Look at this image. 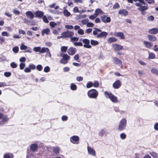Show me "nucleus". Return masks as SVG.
I'll return each mask as SVG.
<instances>
[{"label": "nucleus", "instance_id": "obj_1", "mask_svg": "<svg viewBox=\"0 0 158 158\" xmlns=\"http://www.w3.org/2000/svg\"><path fill=\"white\" fill-rule=\"evenodd\" d=\"M104 95L106 98H109L113 103H118V99L112 93H109L107 91H105L104 92Z\"/></svg>", "mask_w": 158, "mask_h": 158}, {"label": "nucleus", "instance_id": "obj_2", "mask_svg": "<svg viewBox=\"0 0 158 158\" xmlns=\"http://www.w3.org/2000/svg\"><path fill=\"white\" fill-rule=\"evenodd\" d=\"M127 125V120L125 118H123L119 122V124L118 127V129L119 131H122L125 130Z\"/></svg>", "mask_w": 158, "mask_h": 158}, {"label": "nucleus", "instance_id": "obj_3", "mask_svg": "<svg viewBox=\"0 0 158 158\" xmlns=\"http://www.w3.org/2000/svg\"><path fill=\"white\" fill-rule=\"evenodd\" d=\"M98 94V92L95 89H91L87 92L88 97L91 98H96Z\"/></svg>", "mask_w": 158, "mask_h": 158}, {"label": "nucleus", "instance_id": "obj_4", "mask_svg": "<svg viewBox=\"0 0 158 158\" xmlns=\"http://www.w3.org/2000/svg\"><path fill=\"white\" fill-rule=\"evenodd\" d=\"M74 34V33L73 32L67 30L66 31L61 34V37L64 38L67 37L71 38V37Z\"/></svg>", "mask_w": 158, "mask_h": 158}, {"label": "nucleus", "instance_id": "obj_5", "mask_svg": "<svg viewBox=\"0 0 158 158\" xmlns=\"http://www.w3.org/2000/svg\"><path fill=\"white\" fill-rule=\"evenodd\" d=\"M70 140L72 143L78 144L79 143V138L78 136L73 135L70 138Z\"/></svg>", "mask_w": 158, "mask_h": 158}, {"label": "nucleus", "instance_id": "obj_6", "mask_svg": "<svg viewBox=\"0 0 158 158\" xmlns=\"http://www.w3.org/2000/svg\"><path fill=\"white\" fill-rule=\"evenodd\" d=\"M8 120L6 116L3 117V114L0 113V125L3 124Z\"/></svg>", "mask_w": 158, "mask_h": 158}, {"label": "nucleus", "instance_id": "obj_7", "mask_svg": "<svg viewBox=\"0 0 158 158\" xmlns=\"http://www.w3.org/2000/svg\"><path fill=\"white\" fill-rule=\"evenodd\" d=\"M101 19L102 21L104 23H108L110 22V18L107 17L105 15H102L101 16Z\"/></svg>", "mask_w": 158, "mask_h": 158}, {"label": "nucleus", "instance_id": "obj_8", "mask_svg": "<svg viewBox=\"0 0 158 158\" xmlns=\"http://www.w3.org/2000/svg\"><path fill=\"white\" fill-rule=\"evenodd\" d=\"M83 42L85 44L83 46L84 48H91V46L89 45V40L86 39H84L82 40Z\"/></svg>", "mask_w": 158, "mask_h": 158}, {"label": "nucleus", "instance_id": "obj_9", "mask_svg": "<svg viewBox=\"0 0 158 158\" xmlns=\"http://www.w3.org/2000/svg\"><path fill=\"white\" fill-rule=\"evenodd\" d=\"M113 61L114 63L118 66L122 65V62L121 60L116 57H114L113 58Z\"/></svg>", "mask_w": 158, "mask_h": 158}, {"label": "nucleus", "instance_id": "obj_10", "mask_svg": "<svg viewBox=\"0 0 158 158\" xmlns=\"http://www.w3.org/2000/svg\"><path fill=\"white\" fill-rule=\"evenodd\" d=\"M76 51V49L75 48L71 47L67 50V52L69 55H73L75 53Z\"/></svg>", "mask_w": 158, "mask_h": 158}, {"label": "nucleus", "instance_id": "obj_11", "mask_svg": "<svg viewBox=\"0 0 158 158\" xmlns=\"http://www.w3.org/2000/svg\"><path fill=\"white\" fill-rule=\"evenodd\" d=\"M35 15H36V17L41 18L44 15V12L39 10H37L35 12Z\"/></svg>", "mask_w": 158, "mask_h": 158}, {"label": "nucleus", "instance_id": "obj_12", "mask_svg": "<svg viewBox=\"0 0 158 158\" xmlns=\"http://www.w3.org/2000/svg\"><path fill=\"white\" fill-rule=\"evenodd\" d=\"M121 85V83L120 81L118 80L115 81L113 84V86L115 89L119 88Z\"/></svg>", "mask_w": 158, "mask_h": 158}, {"label": "nucleus", "instance_id": "obj_13", "mask_svg": "<svg viewBox=\"0 0 158 158\" xmlns=\"http://www.w3.org/2000/svg\"><path fill=\"white\" fill-rule=\"evenodd\" d=\"M87 148L89 154L94 156H95V152L93 149L89 146H87Z\"/></svg>", "mask_w": 158, "mask_h": 158}, {"label": "nucleus", "instance_id": "obj_14", "mask_svg": "<svg viewBox=\"0 0 158 158\" xmlns=\"http://www.w3.org/2000/svg\"><path fill=\"white\" fill-rule=\"evenodd\" d=\"M114 36L120 38L121 39H123L125 38L123 33L122 32H116L114 33Z\"/></svg>", "mask_w": 158, "mask_h": 158}, {"label": "nucleus", "instance_id": "obj_15", "mask_svg": "<svg viewBox=\"0 0 158 158\" xmlns=\"http://www.w3.org/2000/svg\"><path fill=\"white\" fill-rule=\"evenodd\" d=\"M113 45V48L115 51L119 50L123 48V47L120 45L115 44Z\"/></svg>", "mask_w": 158, "mask_h": 158}, {"label": "nucleus", "instance_id": "obj_16", "mask_svg": "<svg viewBox=\"0 0 158 158\" xmlns=\"http://www.w3.org/2000/svg\"><path fill=\"white\" fill-rule=\"evenodd\" d=\"M26 15L28 18H30L31 19H32L34 17V15L31 11H27L26 12Z\"/></svg>", "mask_w": 158, "mask_h": 158}, {"label": "nucleus", "instance_id": "obj_17", "mask_svg": "<svg viewBox=\"0 0 158 158\" xmlns=\"http://www.w3.org/2000/svg\"><path fill=\"white\" fill-rule=\"evenodd\" d=\"M143 44L144 46L148 48H150L153 45L151 43L146 41H144L143 42Z\"/></svg>", "mask_w": 158, "mask_h": 158}, {"label": "nucleus", "instance_id": "obj_18", "mask_svg": "<svg viewBox=\"0 0 158 158\" xmlns=\"http://www.w3.org/2000/svg\"><path fill=\"white\" fill-rule=\"evenodd\" d=\"M99 135L102 137V136L105 135H106L107 133L106 131L104 129H101L98 133Z\"/></svg>", "mask_w": 158, "mask_h": 158}, {"label": "nucleus", "instance_id": "obj_19", "mask_svg": "<svg viewBox=\"0 0 158 158\" xmlns=\"http://www.w3.org/2000/svg\"><path fill=\"white\" fill-rule=\"evenodd\" d=\"M107 35V33L104 31L102 32L97 35V37L98 38H100L102 37H106Z\"/></svg>", "mask_w": 158, "mask_h": 158}, {"label": "nucleus", "instance_id": "obj_20", "mask_svg": "<svg viewBox=\"0 0 158 158\" xmlns=\"http://www.w3.org/2000/svg\"><path fill=\"white\" fill-rule=\"evenodd\" d=\"M103 13V12L100 9H97L95 11V15L97 17L99 15H102Z\"/></svg>", "mask_w": 158, "mask_h": 158}, {"label": "nucleus", "instance_id": "obj_21", "mask_svg": "<svg viewBox=\"0 0 158 158\" xmlns=\"http://www.w3.org/2000/svg\"><path fill=\"white\" fill-rule=\"evenodd\" d=\"M148 7L147 6H142L140 7H139L138 9V10L140 11L141 12V14L142 15H144L143 14V12L148 9Z\"/></svg>", "mask_w": 158, "mask_h": 158}, {"label": "nucleus", "instance_id": "obj_22", "mask_svg": "<svg viewBox=\"0 0 158 158\" xmlns=\"http://www.w3.org/2000/svg\"><path fill=\"white\" fill-rule=\"evenodd\" d=\"M60 56L62 57V58L64 60L67 61H68L70 58V57L67 54L64 53H61Z\"/></svg>", "mask_w": 158, "mask_h": 158}, {"label": "nucleus", "instance_id": "obj_23", "mask_svg": "<svg viewBox=\"0 0 158 158\" xmlns=\"http://www.w3.org/2000/svg\"><path fill=\"white\" fill-rule=\"evenodd\" d=\"M118 13L124 15H127L128 14V12L126 10L123 9L120 10L118 12Z\"/></svg>", "mask_w": 158, "mask_h": 158}, {"label": "nucleus", "instance_id": "obj_24", "mask_svg": "<svg viewBox=\"0 0 158 158\" xmlns=\"http://www.w3.org/2000/svg\"><path fill=\"white\" fill-rule=\"evenodd\" d=\"M38 148V145L36 144H33L31 146V149L32 151H34L36 150Z\"/></svg>", "mask_w": 158, "mask_h": 158}, {"label": "nucleus", "instance_id": "obj_25", "mask_svg": "<svg viewBox=\"0 0 158 158\" xmlns=\"http://www.w3.org/2000/svg\"><path fill=\"white\" fill-rule=\"evenodd\" d=\"M13 156L12 154L10 153H6L4 154V158H13Z\"/></svg>", "mask_w": 158, "mask_h": 158}, {"label": "nucleus", "instance_id": "obj_26", "mask_svg": "<svg viewBox=\"0 0 158 158\" xmlns=\"http://www.w3.org/2000/svg\"><path fill=\"white\" fill-rule=\"evenodd\" d=\"M133 1L135 2L138 1L142 3L145 4V2L144 0H127L128 2L131 3H132Z\"/></svg>", "mask_w": 158, "mask_h": 158}, {"label": "nucleus", "instance_id": "obj_27", "mask_svg": "<svg viewBox=\"0 0 158 158\" xmlns=\"http://www.w3.org/2000/svg\"><path fill=\"white\" fill-rule=\"evenodd\" d=\"M148 38L150 40L154 41L156 40V38L153 35H148Z\"/></svg>", "mask_w": 158, "mask_h": 158}, {"label": "nucleus", "instance_id": "obj_28", "mask_svg": "<svg viewBox=\"0 0 158 158\" xmlns=\"http://www.w3.org/2000/svg\"><path fill=\"white\" fill-rule=\"evenodd\" d=\"M151 71L152 73L158 75V70L156 68H152Z\"/></svg>", "mask_w": 158, "mask_h": 158}, {"label": "nucleus", "instance_id": "obj_29", "mask_svg": "<svg viewBox=\"0 0 158 158\" xmlns=\"http://www.w3.org/2000/svg\"><path fill=\"white\" fill-rule=\"evenodd\" d=\"M64 15L66 17H69L70 15V13L66 9H64L63 11Z\"/></svg>", "mask_w": 158, "mask_h": 158}, {"label": "nucleus", "instance_id": "obj_30", "mask_svg": "<svg viewBox=\"0 0 158 158\" xmlns=\"http://www.w3.org/2000/svg\"><path fill=\"white\" fill-rule=\"evenodd\" d=\"M49 51V49L48 48H45V47L42 48H40V53H43L44 52H47Z\"/></svg>", "mask_w": 158, "mask_h": 158}, {"label": "nucleus", "instance_id": "obj_31", "mask_svg": "<svg viewBox=\"0 0 158 158\" xmlns=\"http://www.w3.org/2000/svg\"><path fill=\"white\" fill-rule=\"evenodd\" d=\"M70 88L73 90H75L77 89V86L75 84L72 83L70 85Z\"/></svg>", "mask_w": 158, "mask_h": 158}, {"label": "nucleus", "instance_id": "obj_32", "mask_svg": "<svg viewBox=\"0 0 158 158\" xmlns=\"http://www.w3.org/2000/svg\"><path fill=\"white\" fill-rule=\"evenodd\" d=\"M91 44L93 46H96L98 44V41L91 40L90 41Z\"/></svg>", "mask_w": 158, "mask_h": 158}, {"label": "nucleus", "instance_id": "obj_33", "mask_svg": "<svg viewBox=\"0 0 158 158\" xmlns=\"http://www.w3.org/2000/svg\"><path fill=\"white\" fill-rule=\"evenodd\" d=\"M117 39L113 37H110L108 40V42L111 43L113 42H115L117 41Z\"/></svg>", "mask_w": 158, "mask_h": 158}, {"label": "nucleus", "instance_id": "obj_34", "mask_svg": "<svg viewBox=\"0 0 158 158\" xmlns=\"http://www.w3.org/2000/svg\"><path fill=\"white\" fill-rule=\"evenodd\" d=\"M50 33V30H42L41 32V34L43 35H44L45 34L47 35H48Z\"/></svg>", "mask_w": 158, "mask_h": 158}, {"label": "nucleus", "instance_id": "obj_35", "mask_svg": "<svg viewBox=\"0 0 158 158\" xmlns=\"http://www.w3.org/2000/svg\"><path fill=\"white\" fill-rule=\"evenodd\" d=\"M60 148L59 147H54L53 149V152L55 153H58L60 151Z\"/></svg>", "mask_w": 158, "mask_h": 158}, {"label": "nucleus", "instance_id": "obj_36", "mask_svg": "<svg viewBox=\"0 0 158 158\" xmlns=\"http://www.w3.org/2000/svg\"><path fill=\"white\" fill-rule=\"evenodd\" d=\"M79 38L77 37H72L70 38L71 41L73 42L74 41H77L79 40Z\"/></svg>", "mask_w": 158, "mask_h": 158}, {"label": "nucleus", "instance_id": "obj_37", "mask_svg": "<svg viewBox=\"0 0 158 158\" xmlns=\"http://www.w3.org/2000/svg\"><path fill=\"white\" fill-rule=\"evenodd\" d=\"M120 137L122 139H124L126 138V135L124 133H121L120 135Z\"/></svg>", "mask_w": 158, "mask_h": 158}, {"label": "nucleus", "instance_id": "obj_38", "mask_svg": "<svg viewBox=\"0 0 158 158\" xmlns=\"http://www.w3.org/2000/svg\"><path fill=\"white\" fill-rule=\"evenodd\" d=\"M99 85V83L97 81H94L93 83V86L95 87H98Z\"/></svg>", "mask_w": 158, "mask_h": 158}, {"label": "nucleus", "instance_id": "obj_39", "mask_svg": "<svg viewBox=\"0 0 158 158\" xmlns=\"http://www.w3.org/2000/svg\"><path fill=\"white\" fill-rule=\"evenodd\" d=\"M93 86V83L92 82H88L86 85V87L88 88H90Z\"/></svg>", "mask_w": 158, "mask_h": 158}, {"label": "nucleus", "instance_id": "obj_40", "mask_svg": "<svg viewBox=\"0 0 158 158\" xmlns=\"http://www.w3.org/2000/svg\"><path fill=\"white\" fill-rule=\"evenodd\" d=\"M27 46L24 45L23 44H22L20 46V48L21 50H25L27 49Z\"/></svg>", "mask_w": 158, "mask_h": 158}, {"label": "nucleus", "instance_id": "obj_41", "mask_svg": "<svg viewBox=\"0 0 158 158\" xmlns=\"http://www.w3.org/2000/svg\"><path fill=\"white\" fill-rule=\"evenodd\" d=\"M73 45L75 46H82L83 44L81 42H76L73 43Z\"/></svg>", "mask_w": 158, "mask_h": 158}, {"label": "nucleus", "instance_id": "obj_42", "mask_svg": "<svg viewBox=\"0 0 158 158\" xmlns=\"http://www.w3.org/2000/svg\"><path fill=\"white\" fill-rule=\"evenodd\" d=\"M149 33L152 34H156L158 33V30H149Z\"/></svg>", "mask_w": 158, "mask_h": 158}, {"label": "nucleus", "instance_id": "obj_43", "mask_svg": "<svg viewBox=\"0 0 158 158\" xmlns=\"http://www.w3.org/2000/svg\"><path fill=\"white\" fill-rule=\"evenodd\" d=\"M155 54L152 53H150L149 55V59H154L155 58Z\"/></svg>", "mask_w": 158, "mask_h": 158}, {"label": "nucleus", "instance_id": "obj_44", "mask_svg": "<svg viewBox=\"0 0 158 158\" xmlns=\"http://www.w3.org/2000/svg\"><path fill=\"white\" fill-rule=\"evenodd\" d=\"M65 27L66 29H72L74 28L73 26L72 25H66Z\"/></svg>", "mask_w": 158, "mask_h": 158}, {"label": "nucleus", "instance_id": "obj_45", "mask_svg": "<svg viewBox=\"0 0 158 158\" xmlns=\"http://www.w3.org/2000/svg\"><path fill=\"white\" fill-rule=\"evenodd\" d=\"M40 47H35L33 48V50L35 52H39L40 53Z\"/></svg>", "mask_w": 158, "mask_h": 158}, {"label": "nucleus", "instance_id": "obj_46", "mask_svg": "<svg viewBox=\"0 0 158 158\" xmlns=\"http://www.w3.org/2000/svg\"><path fill=\"white\" fill-rule=\"evenodd\" d=\"M25 66V64L24 63H21L19 64L20 69L22 70L24 69Z\"/></svg>", "mask_w": 158, "mask_h": 158}, {"label": "nucleus", "instance_id": "obj_47", "mask_svg": "<svg viewBox=\"0 0 158 158\" xmlns=\"http://www.w3.org/2000/svg\"><path fill=\"white\" fill-rule=\"evenodd\" d=\"M42 17L43 21L45 23H48V21L46 15H43Z\"/></svg>", "mask_w": 158, "mask_h": 158}, {"label": "nucleus", "instance_id": "obj_48", "mask_svg": "<svg viewBox=\"0 0 158 158\" xmlns=\"http://www.w3.org/2000/svg\"><path fill=\"white\" fill-rule=\"evenodd\" d=\"M11 67L13 68H15L17 67V64L14 62H11L10 64Z\"/></svg>", "mask_w": 158, "mask_h": 158}, {"label": "nucleus", "instance_id": "obj_49", "mask_svg": "<svg viewBox=\"0 0 158 158\" xmlns=\"http://www.w3.org/2000/svg\"><path fill=\"white\" fill-rule=\"evenodd\" d=\"M50 68L48 66L45 67L44 69V72L46 73H48L49 71Z\"/></svg>", "mask_w": 158, "mask_h": 158}, {"label": "nucleus", "instance_id": "obj_50", "mask_svg": "<svg viewBox=\"0 0 158 158\" xmlns=\"http://www.w3.org/2000/svg\"><path fill=\"white\" fill-rule=\"evenodd\" d=\"M68 62V61L65 60L63 58L60 60V62L62 64H66Z\"/></svg>", "mask_w": 158, "mask_h": 158}, {"label": "nucleus", "instance_id": "obj_51", "mask_svg": "<svg viewBox=\"0 0 158 158\" xmlns=\"http://www.w3.org/2000/svg\"><path fill=\"white\" fill-rule=\"evenodd\" d=\"M67 47L64 46H62L61 48V50L62 52H65L67 51Z\"/></svg>", "mask_w": 158, "mask_h": 158}, {"label": "nucleus", "instance_id": "obj_52", "mask_svg": "<svg viewBox=\"0 0 158 158\" xmlns=\"http://www.w3.org/2000/svg\"><path fill=\"white\" fill-rule=\"evenodd\" d=\"M154 19V17L152 15H150L149 16H148L147 18L148 20L150 21H152Z\"/></svg>", "mask_w": 158, "mask_h": 158}, {"label": "nucleus", "instance_id": "obj_53", "mask_svg": "<svg viewBox=\"0 0 158 158\" xmlns=\"http://www.w3.org/2000/svg\"><path fill=\"white\" fill-rule=\"evenodd\" d=\"M36 68L38 71H40L42 69L43 67L41 65L39 64L37 66Z\"/></svg>", "mask_w": 158, "mask_h": 158}, {"label": "nucleus", "instance_id": "obj_54", "mask_svg": "<svg viewBox=\"0 0 158 158\" xmlns=\"http://www.w3.org/2000/svg\"><path fill=\"white\" fill-rule=\"evenodd\" d=\"M89 21V20L88 19H85L81 21V23L83 24H87Z\"/></svg>", "mask_w": 158, "mask_h": 158}, {"label": "nucleus", "instance_id": "obj_55", "mask_svg": "<svg viewBox=\"0 0 158 158\" xmlns=\"http://www.w3.org/2000/svg\"><path fill=\"white\" fill-rule=\"evenodd\" d=\"M24 71L26 73H30L31 72V69L29 67L26 68L24 69Z\"/></svg>", "mask_w": 158, "mask_h": 158}, {"label": "nucleus", "instance_id": "obj_56", "mask_svg": "<svg viewBox=\"0 0 158 158\" xmlns=\"http://www.w3.org/2000/svg\"><path fill=\"white\" fill-rule=\"evenodd\" d=\"M50 25L52 27H54L56 25V23L53 22H51L49 23Z\"/></svg>", "mask_w": 158, "mask_h": 158}, {"label": "nucleus", "instance_id": "obj_57", "mask_svg": "<svg viewBox=\"0 0 158 158\" xmlns=\"http://www.w3.org/2000/svg\"><path fill=\"white\" fill-rule=\"evenodd\" d=\"M13 51L15 53H17L19 51V48L18 47H14L13 48Z\"/></svg>", "mask_w": 158, "mask_h": 158}, {"label": "nucleus", "instance_id": "obj_58", "mask_svg": "<svg viewBox=\"0 0 158 158\" xmlns=\"http://www.w3.org/2000/svg\"><path fill=\"white\" fill-rule=\"evenodd\" d=\"M11 73L10 72H5L4 73V75L6 77H9L11 76Z\"/></svg>", "mask_w": 158, "mask_h": 158}, {"label": "nucleus", "instance_id": "obj_59", "mask_svg": "<svg viewBox=\"0 0 158 158\" xmlns=\"http://www.w3.org/2000/svg\"><path fill=\"white\" fill-rule=\"evenodd\" d=\"M83 78L82 77L78 76L76 77V80L78 81H82Z\"/></svg>", "mask_w": 158, "mask_h": 158}, {"label": "nucleus", "instance_id": "obj_60", "mask_svg": "<svg viewBox=\"0 0 158 158\" xmlns=\"http://www.w3.org/2000/svg\"><path fill=\"white\" fill-rule=\"evenodd\" d=\"M13 13L16 15H19L20 14V11L18 10L14 9L13 11Z\"/></svg>", "mask_w": 158, "mask_h": 158}, {"label": "nucleus", "instance_id": "obj_61", "mask_svg": "<svg viewBox=\"0 0 158 158\" xmlns=\"http://www.w3.org/2000/svg\"><path fill=\"white\" fill-rule=\"evenodd\" d=\"M68 117L65 115H63L61 118L62 120L63 121H66L68 120Z\"/></svg>", "mask_w": 158, "mask_h": 158}, {"label": "nucleus", "instance_id": "obj_62", "mask_svg": "<svg viewBox=\"0 0 158 158\" xmlns=\"http://www.w3.org/2000/svg\"><path fill=\"white\" fill-rule=\"evenodd\" d=\"M73 12L74 13L78 12L79 11L78 8L77 7H75L73 9Z\"/></svg>", "mask_w": 158, "mask_h": 158}, {"label": "nucleus", "instance_id": "obj_63", "mask_svg": "<svg viewBox=\"0 0 158 158\" xmlns=\"http://www.w3.org/2000/svg\"><path fill=\"white\" fill-rule=\"evenodd\" d=\"M29 67L31 69H34L35 68V66L33 64H30L29 65Z\"/></svg>", "mask_w": 158, "mask_h": 158}, {"label": "nucleus", "instance_id": "obj_64", "mask_svg": "<svg viewBox=\"0 0 158 158\" xmlns=\"http://www.w3.org/2000/svg\"><path fill=\"white\" fill-rule=\"evenodd\" d=\"M154 129L156 131H158V123H156L154 126Z\"/></svg>", "mask_w": 158, "mask_h": 158}]
</instances>
